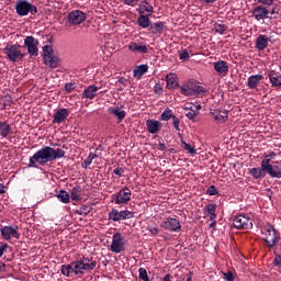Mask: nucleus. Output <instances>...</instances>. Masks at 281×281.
Instances as JSON below:
<instances>
[{
	"instance_id": "obj_47",
	"label": "nucleus",
	"mask_w": 281,
	"mask_h": 281,
	"mask_svg": "<svg viewBox=\"0 0 281 281\" xmlns=\"http://www.w3.org/2000/svg\"><path fill=\"white\" fill-rule=\"evenodd\" d=\"M206 194H209V196H216V194H218V190L216 189V186L209 187L206 190Z\"/></svg>"
},
{
	"instance_id": "obj_2",
	"label": "nucleus",
	"mask_w": 281,
	"mask_h": 281,
	"mask_svg": "<svg viewBox=\"0 0 281 281\" xmlns=\"http://www.w3.org/2000/svg\"><path fill=\"white\" fill-rule=\"evenodd\" d=\"M95 260L89 257L79 258L76 261L70 262L69 265L61 266V273L69 278V276H82L85 271H93L95 267Z\"/></svg>"
},
{
	"instance_id": "obj_24",
	"label": "nucleus",
	"mask_w": 281,
	"mask_h": 281,
	"mask_svg": "<svg viewBox=\"0 0 281 281\" xmlns=\"http://www.w3.org/2000/svg\"><path fill=\"white\" fill-rule=\"evenodd\" d=\"M269 46V37L267 35H259L256 40V47L259 52H265Z\"/></svg>"
},
{
	"instance_id": "obj_19",
	"label": "nucleus",
	"mask_w": 281,
	"mask_h": 281,
	"mask_svg": "<svg viewBox=\"0 0 281 281\" xmlns=\"http://www.w3.org/2000/svg\"><path fill=\"white\" fill-rule=\"evenodd\" d=\"M137 12L143 15L147 13V16H153L155 9H153V5L147 0H144L138 4Z\"/></svg>"
},
{
	"instance_id": "obj_33",
	"label": "nucleus",
	"mask_w": 281,
	"mask_h": 281,
	"mask_svg": "<svg viewBox=\"0 0 281 281\" xmlns=\"http://www.w3.org/2000/svg\"><path fill=\"white\" fill-rule=\"evenodd\" d=\"M204 212H207L210 221H216V203H211L204 206Z\"/></svg>"
},
{
	"instance_id": "obj_30",
	"label": "nucleus",
	"mask_w": 281,
	"mask_h": 281,
	"mask_svg": "<svg viewBox=\"0 0 281 281\" xmlns=\"http://www.w3.org/2000/svg\"><path fill=\"white\" fill-rule=\"evenodd\" d=\"M150 15H143L140 14L137 19V25L142 27L143 30H146L153 25V22L150 21Z\"/></svg>"
},
{
	"instance_id": "obj_61",
	"label": "nucleus",
	"mask_w": 281,
	"mask_h": 281,
	"mask_svg": "<svg viewBox=\"0 0 281 281\" xmlns=\"http://www.w3.org/2000/svg\"><path fill=\"white\" fill-rule=\"evenodd\" d=\"M157 149H158V150H166V144L159 143V144L157 145Z\"/></svg>"
},
{
	"instance_id": "obj_10",
	"label": "nucleus",
	"mask_w": 281,
	"mask_h": 281,
	"mask_svg": "<svg viewBox=\"0 0 281 281\" xmlns=\"http://www.w3.org/2000/svg\"><path fill=\"white\" fill-rule=\"evenodd\" d=\"M38 45L40 42L34 36H26L24 38V46L26 47L30 56H38Z\"/></svg>"
},
{
	"instance_id": "obj_28",
	"label": "nucleus",
	"mask_w": 281,
	"mask_h": 281,
	"mask_svg": "<svg viewBox=\"0 0 281 281\" xmlns=\"http://www.w3.org/2000/svg\"><path fill=\"white\" fill-rule=\"evenodd\" d=\"M130 52H134L136 54H148V47L146 45H139L135 42H132L128 45Z\"/></svg>"
},
{
	"instance_id": "obj_23",
	"label": "nucleus",
	"mask_w": 281,
	"mask_h": 281,
	"mask_svg": "<svg viewBox=\"0 0 281 281\" xmlns=\"http://www.w3.org/2000/svg\"><path fill=\"white\" fill-rule=\"evenodd\" d=\"M212 115L215 122H220V124H225V121L229 120V112L227 110H224V111L215 110L214 112H212Z\"/></svg>"
},
{
	"instance_id": "obj_39",
	"label": "nucleus",
	"mask_w": 281,
	"mask_h": 281,
	"mask_svg": "<svg viewBox=\"0 0 281 281\" xmlns=\"http://www.w3.org/2000/svg\"><path fill=\"white\" fill-rule=\"evenodd\" d=\"M268 19L270 21H273V19H279L280 18V7L278 4H274L273 8L269 11Z\"/></svg>"
},
{
	"instance_id": "obj_64",
	"label": "nucleus",
	"mask_w": 281,
	"mask_h": 281,
	"mask_svg": "<svg viewBox=\"0 0 281 281\" xmlns=\"http://www.w3.org/2000/svg\"><path fill=\"white\" fill-rule=\"evenodd\" d=\"M150 234H154L156 236V234H159V228L157 227L150 228Z\"/></svg>"
},
{
	"instance_id": "obj_51",
	"label": "nucleus",
	"mask_w": 281,
	"mask_h": 281,
	"mask_svg": "<svg viewBox=\"0 0 281 281\" xmlns=\"http://www.w3.org/2000/svg\"><path fill=\"white\" fill-rule=\"evenodd\" d=\"M113 173L116 175L117 177H122V175H124V168L117 167L113 170Z\"/></svg>"
},
{
	"instance_id": "obj_34",
	"label": "nucleus",
	"mask_w": 281,
	"mask_h": 281,
	"mask_svg": "<svg viewBox=\"0 0 281 281\" xmlns=\"http://www.w3.org/2000/svg\"><path fill=\"white\" fill-rule=\"evenodd\" d=\"M267 171L261 167L250 169V175L254 179H263L266 177Z\"/></svg>"
},
{
	"instance_id": "obj_35",
	"label": "nucleus",
	"mask_w": 281,
	"mask_h": 281,
	"mask_svg": "<svg viewBox=\"0 0 281 281\" xmlns=\"http://www.w3.org/2000/svg\"><path fill=\"white\" fill-rule=\"evenodd\" d=\"M70 199L71 201H80V199H82V188H80V186L71 189Z\"/></svg>"
},
{
	"instance_id": "obj_7",
	"label": "nucleus",
	"mask_w": 281,
	"mask_h": 281,
	"mask_svg": "<svg viewBox=\"0 0 281 281\" xmlns=\"http://www.w3.org/2000/svg\"><path fill=\"white\" fill-rule=\"evenodd\" d=\"M135 217V213L133 211H119L117 209H112L108 214L109 221H113V223H120V221H128Z\"/></svg>"
},
{
	"instance_id": "obj_9",
	"label": "nucleus",
	"mask_w": 281,
	"mask_h": 281,
	"mask_svg": "<svg viewBox=\"0 0 281 281\" xmlns=\"http://www.w3.org/2000/svg\"><path fill=\"white\" fill-rule=\"evenodd\" d=\"M265 231H266L265 240L268 247H276V245H278V240H280V236H278V231H276V228L271 224H268L265 227Z\"/></svg>"
},
{
	"instance_id": "obj_46",
	"label": "nucleus",
	"mask_w": 281,
	"mask_h": 281,
	"mask_svg": "<svg viewBox=\"0 0 281 281\" xmlns=\"http://www.w3.org/2000/svg\"><path fill=\"white\" fill-rule=\"evenodd\" d=\"M180 124H181V120H179V117L173 116L172 119V126L175 127L176 131L181 132V127H180Z\"/></svg>"
},
{
	"instance_id": "obj_20",
	"label": "nucleus",
	"mask_w": 281,
	"mask_h": 281,
	"mask_svg": "<svg viewBox=\"0 0 281 281\" xmlns=\"http://www.w3.org/2000/svg\"><path fill=\"white\" fill-rule=\"evenodd\" d=\"M214 69L221 76H227L229 72V65L225 60H218L214 63Z\"/></svg>"
},
{
	"instance_id": "obj_5",
	"label": "nucleus",
	"mask_w": 281,
	"mask_h": 281,
	"mask_svg": "<svg viewBox=\"0 0 281 281\" xmlns=\"http://www.w3.org/2000/svg\"><path fill=\"white\" fill-rule=\"evenodd\" d=\"M15 12L19 16H27V14H38V8L27 0H18L15 3Z\"/></svg>"
},
{
	"instance_id": "obj_45",
	"label": "nucleus",
	"mask_w": 281,
	"mask_h": 281,
	"mask_svg": "<svg viewBox=\"0 0 281 281\" xmlns=\"http://www.w3.org/2000/svg\"><path fill=\"white\" fill-rule=\"evenodd\" d=\"M196 115H199L198 114V112H196V110L194 111L193 109H192V106L189 109V111L186 113V117H188V120H195L196 119Z\"/></svg>"
},
{
	"instance_id": "obj_1",
	"label": "nucleus",
	"mask_w": 281,
	"mask_h": 281,
	"mask_svg": "<svg viewBox=\"0 0 281 281\" xmlns=\"http://www.w3.org/2000/svg\"><path fill=\"white\" fill-rule=\"evenodd\" d=\"M63 157H65V149L43 146L30 158L29 168H38V166H45L49 161H56V159H63Z\"/></svg>"
},
{
	"instance_id": "obj_31",
	"label": "nucleus",
	"mask_w": 281,
	"mask_h": 281,
	"mask_svg": "<svg viewBox=\"0 0 281 281\" xmlns=\"http://www.w3.org/2000/svg\"><path fill=\"white\" fill-rule=\"evenodd\" d=\"M147 72H148V65L136 66L134 69V78L142 80V77L144 76V74H147Z\"/></svg>"
},
{
	"instance_id": "obj_54",
	"label": "nucleus",
	"mask_w": 281,
	"mask_h": 281,
	"mask_svg": "<svg viewBox=\"0 0 281 281\" xmlns=\"http://www.w3.org/2000/svg\"><path fill=\"white\" fill-rule=\"evenodd\" d=\"M122 3H124V5H131L133 8V5H135V3H137V0H121Z\"/></svg>"
},
{
	"instance_id": "obj_57",
	"label": "nucleus",
	"mask_w": 281,
	"mask_h": 281,
	"mask_svg": "<svg viewBox=\"0 0 281 281\" xmlns=\"http://www.w3.org/2000/svg\"><path fill=\"white\" fill-rule=\"evenodd\" d=\"M120 85H123L124 87H128V79L124 77L119 78Z\"/></svg>"
},
{
	"instance_id": "obj_43",
	"label": "nucleus",
	"mask_w": 281,
	"mask_h": 281,
	"mask_svg": "<svg viewBox=\"0 0 281 281\" xmlns=\"http://www.w3.org/2000/svg\"><path fill=\"white\" fill-rule=\"evenodd\" d=\"M181 144H182V148L184 150H188V153H190V155H194L196 153V149L191 146L190 144L186 143V140L181 139Z\"/></svg>"
},
{
	"instance_id": "obj_8",
	"label": "nucleus",
	"mask_w": 281,
	"mask_h": 281,
	"mask_svg": "<svg viewBox=\"0 0 281 281\" xmlns=\"http://www.w3.org/2000/svg\"><path fill=\"white\" fill-rule=\"evenodd\" d=\"M132 194L131 189L125 187L117 193L113 194L112 199L114 200L115 205H126V203L131 201Z\"/></svg>"
},
{
	"instance_id": "obj_27",
	"label": "nucleus",
	"mask_w": 281,
	"mask_h": 281,
	"mask_svg": "<svg viewBox=\"0 0 281 281\" xmlns=\"http://www.w3.org/2000/svg\"><path fill=\"white\" fill-rule=\"evenodd\" d=\"M167 89H177L179 87V78L175 74L166 76Z\"/></svg>"
},
{
	"instance_id": "obj_44",
	"label": "nucleus",
	"mask_w": 281,
	"mask_h": 281,
	"mask_svg": "<svg viewBox=\"0 0 281 281\" xmlns=\"http://www.w3.org/2000/svg\"><path fill=\"white\" fill-rule=\"evenodd\" d=\"M138 274H139L140 280L150 281V279L148 278V272L146 271L145 268H139L138 269Z\"/></svg>"
},
{
	"instance_id": "obj_17",
	"label": "nucleus",
	"mask_w": 281,
	"mask_h": 281,
	"mask_svg": "<svg viewBox=\"0 0 281 281\" xmlns=\"http://www.w3.org/2000/svg\"><path fill=\"white\" fill-rule=\"evenodd\" d=\"M67 117H69V110L65 108L59 109L54 114L53 124H63Z\"/></svg>"
},
{
	"instance_id": "obj_21",
	"label": "nucleus",
	"mask_w": 281,
	"mask_h": 281,
	"mask_svg": "<svg viewBox=\"0 0 281 281\" xmlns=\"http://www.w3.org/2000/svg\"><path fill=\"white\" fill-rule=\"evenodd\" d=\"M146 126L148 133H150L151 135H155V133H159V131H161V123L156 120H147Z\"/></svg>"
},
{
	"instance_id": "obj_25",
	"label": "nucleus",
	"mask_w": 281,
	"mask_h": 281,
	"mask_svg": "<svg viewBox=\"0 0 281 281\" xmlns=\"http://www.w3.org/2000/svg\"><path fill=\"white\" fill-rule=\"evenodd\" d=\"M188 89H190V91H191V93H193V95H201V94L207 92V90L203 86H201L196 82L188 83Z\"/></svg>"
},
{
	"instance_id": "obj_12",
	"label": "nucleus",
	"mask_w": 281,
	"mask_h": 281,
	"mask_svg": "<svg viewBox=\"0 0 281 281\" xmlns=\"http://www.w3.org/2000/svg\"><path fill=\"white\" fill-rule=\"evenodd\" d=\"M67 19L70 25H80L87 21V14L80 10H74L68 14Z\"/></svg>"
},
{
	"instance_id": "obj_58",
	"label": "nucleus",
	"mask_w": 281,
	"mask_h": 281,
	"mask_svg": "<svg viewBox=\"0 0 281 281\" xmlns=\"http://www.w3.org/2000/svg\"><path fill=\"white\" fill-rule=\"evenodd\" d=\"M181 91H182V93H184L186 95H190V93H192L191 90H190V88H188V86H183V87L181 88Z\"/></svg>"
},
{
	"instance_id": "obj_41",
	"label": "nucleus",
	"mask_w": 281,
	"mask_h": 281,
	"mask_svg": "<svg viewBox=\"0 0 281 281\" xmlns=\"http://www.w3.org/2000/svg\"><path fill=\"white\" fill-rule=\"evenodd\" d=\"M214 30L217 34H225V32L227 30V25L223 22H216L214 24Z\"/></svg>"
},
{
	"instance_id": "obj_16",
	"label": "nucleus",
	"mask_w": 281,
	"mask_h": 281,
	"mask_svg": "<svg viewBox=\"0 0 281 281\" xmlns=\"http://www.w3.org/2000/svg\"><path fill=\"white\" fill-rule=\"evenodd\" d=\"M100 89L101 87L95 85L89 86L81 94L82 100H93L98 95V91H100Z\"/></svg>"
},
{
	"instance_id": "obj_40",
	"label": "nucleus",
	"mask_w": 281,
	"mask_h": 281,
	"mask_svg": "<svg viewBox=\"0 0 281 281\" xmlns=\"http://www.w3.org/2000/svg\"><path fill=\"white\" fill-rule=\"evenodd\" d=\"M57 199L60 201V203H69V193L65 190H60L57 194Z\"/></svg>"
},
{
	"instance_id": "obj_37",
	"label": "nucleus",
	"mask_w": 281,
	"mask_h": 281,
	"mask_svg": "<svg viewBox=\"0 0 281 281\" xmlns=\"http://www.w3.org/2000/svg\"><path fill=\"white\" fill-rule=\"evenodd\" d=\"M0 104L2 109H10L12 106V97L10 94H5L0 99Z\"/></svg>"
},
{
	"instance_id": "obj_3",
	"label": "nucleus",
	"mask_w": 281,
	"mask_h": 281,
	"mask_svg": "<svg viewBox=\"0 0 281 281\" xmlns=\"http://www.w3.org/2000/svg\"><path fill=\"white\" fill-rule=\"evenodd\" d=\"M3 53L10 63H21L25 58V54L21 52V45L19 44H8Z\"/></svg>"
},
{
	"instance_id": "obj_48",
	"label": "nucleus",
	"mask_w": 281,
	"mask_h": 281,
	"mask_svg": "<svg viewBox=\"0 0 281 281\" xmlns=\"http://www.w3.org/2000/svg\"><path fill=\"white\" fill-rule=\"evenodd\" d=\"M180 60H190V53L188 49H183L179 53Z\"/></svg>"
},
{
	"instance_id": "obj_4",
	"label": "nucleus",
	"mask_w": 281,
	"mask_h": 281,
	"mask_svg": "<svg viewBox=\"0 0 281 281\" xmlns=\"http://www.w3.org/2000/svg\"><path fill=\"white\" fill-rule=\"evenodd\" d=\"M43 60L44 65L50 69H57V67H60V58L54 55V48L49 45H45L43 47Z\"/></svg>"
},
{
	"instance_id": "obj_63",
	"label": "nucleus",
	"mask_w": 281,
	"mask_h": 281,
	"mask_svg": "<svg viewBox=\"0 0 281 281\" xmlns=\"http://www.w3.org/2000/svg\"><path fill=\"white\" fill-rule=\"evenodd\" d=\"M271 159H276V157H278V154H276V151H270L269 154H267Z\"/></svg>"
},
{
	"instance_id": "obj_13",
	"label": "nucleus",
	"mask_w": 281,
	"mask_h": 281,
	"mask_svg": "<svg viewBox=\"0 0 281 281\" xmlns=\"http://www.w3.org/2000/svg\"><path fill=\"white\" fill-rule=\"evenodd\" d=\"M160 227H162V229H167L168 232H181V223L179 220L173 217H167L164 222H161Z\"/></svg>"
},
{
	"instance_id": "obj_36",
	"label": "nucleus",
	"mask_w": 281,
	"mask_h": 281,
	"mask_svg": "<svg viewBox=\"0 0 281 281\" xmlns=\"http://www.w3.org/2000/svg\"><path fill=\"white\" fill-rule=\"evenodd\" d=\"M12 132V128L10 127V124L5 122H0V136L1 137H8L10 133Z\"/></svg>"
},
{
	"instance_id": "obj_38",
	"label": "nucleus",
	"mask_w": 281,
	"mask_h": 281,
	"mask_svg": "<svg viewBox=\"0 0 281 281\" xmlns=\"http://www.w3.org/2000/svg\"><path fill=\"white\" fill-rule=\"evenodd\" d=\"M175 116L176 115L172 110L170 108H166L160 115V120H162V122H168V120H172Z\"/></svg>"
},
{
	"instance_id": "obj_42",
	"label": "nucleus",
	"mask_w": 281,
	"mask_h": 281,
	"mask_svg": "<svg viewBox=\"0 0 281 281\" xmlns=\"http://www.w3.org/2000/svg\"><path fill=\"white\" fill-rule=\"evenodd\" d=\"M95 157H98V155L90 154L88 156V158L81 164V167L85 169L89 168V166H91V164L93 162V159H95Z\"/></svg>"
},
{
	"instance_id": "obj_50",
	"label": "nucleus",
	"mask_w": 281,
	"mask_h": 281,
	"mask_svg": "<svg viewBox=\"0 0 281 281\" xmlns=\"http://www.w3.org/2000/svg\"><path fill=\"white\" fill-rule=\"evenodd\" d=\"M65 89L68 93H71V91H74V89H76V86H74L72 82H68L65 85Z\"/></svg>"
},
{
	"instance_id": "obj_29",
	"label": "nucleus",
	"mask_w": 281,
	"mask_h": 281,
	"mask_svg": "<svg viewBox=\"0 0 281 281\" xmlns=\"http://www.w3.org/2000/svg\"><path fill=\"white\" fill-rule=\"evenodd\" d=\"M268 78L272 87H281V75L276 72V70H270L268 72Z\"/></svg>"
},
{
	"instance_id": "obj_11",
	"label": "nucleus",
	"mask_w": 281,
	"mask_h": 281,
	"mask_svg": "<svg viewBox=\"0 0 281 281\" xmlns=\"http://www.w3.org/2000/svg\"><path fill=\"white\" fill-rule=\"evenodd\" d=\"M233 225L236 227V229H251V227H254L251 218L246 215H238L235 217Z\"/></svg>"
},
{
	"instance_id": "obj_62",
	"label": "nucleus",
	"mask_w": 281,
	"mask_h": 281,
	"mask_svg": "<svg viewBox=\"0 0 281 281\" xmlns=\"http://www.w3.org/2000/svg\"><path fill=\"white\" fill-rule=\"evenodd\" d=\"M162 281H172V277L170 276V273H167L164 278Z\"/></svg>"
},
{
	"instance_id": "obj_56",
	"label": "nucleus",
	"mask_w": 281,
	"mask_h": 281,
	"mask_svg": "<svg viewBox=\"0 0 281 281\" xmlns=\"http://www.w3.org/2000/svg\"><path fill=\"white\" fill-rule=\"evenodd\" d=\"M110 250L114 254H122V251H124V247H111Z\"/></svg>"
},
{
	"instance_id": "obj_32",
	"label": "nucleus",
	"mask_w": 281,
	"mask_h": 281,
	"mask_svg": "<svg viewBox=\"0 0 281 281\" xmlns=\"http://www.w3.org/2000/svg\"><path fill=\"white\" fill-rule=\"evenodd\" d=\"M166 27V23L165 22H155L154 24L150 25V31L151 34H162L164 30Z\"/></svg>"
},
{
	"instance_id": "obj_49",
	"label": "nucleus",
	"mask_w": 281,
	"mask_h": 281,
	"mask_svg": "<svg viewBox=\"0 0 281 281\" xmlns=\"http://www.w3.org/2000/svg\"><path fill=\"white\" fill-rule=\"evenodd\" d=\"M223 276H224L226 281H234L235 280L234 273L232 271L224 272Z\"/></svg>"
},
{
	"instance_id": "obj_59",
	"label": "nucleus",
	"mask_w": 281,
	"mask_h": 281,
	"mask_svg": "<svg viewBox=\"0 0 281 281\" xmlns=\"http://www.w3.org/2000/svg\"><path fill=\"white\" fill-rule=\"evenodd\" d=\"M91 211H87V212H85V211H82V209H80V210H77V214H79V216H88V214L90 213Z\"/></svg>"
},
{
	"instance_id": "obj_22",
	"label": "nucleus",
	"mask_w": 281,
	"mask_h": 281,
	"mask_svg": "<svg viewBox=\"0 0 281 281\" xmlns=\"http://www.w3.org/2000/svg\"><path fill=\"white\" fill-rule=\"evenodd\" d=\"M261 80H265V77L262 75H251L250 77H248L247 81L248 89H258Z\"/></svg>"
},
{
	"instance_id": "obj_18",
	"label": "nucleus",
	"mask_w": 281,
	"mask_h": 281,
	"mask_svg": "<svg viewBox=\"0 0 281 281\" xmlns=\"http://www.w3.org/2000/svg\"><path fill=\"white\" fill-rule=\"evenodd\" d=\"M108 113L110 115H114V117L117 119V124H120V122H122L124 120V117H126V111H124L120 106H110L108 109Z\"/></svg>"
},
{
	"instance_id": "obj_53",
	"label": "nucleus",
	"mask_w": 281,
	"mask_h": 281,
	"mask_svg": "<svg viewBox=\"0 0 281 281\" xmlns=\"http://www.w3.org/2000/svg\"><path fill=\"white\" fill-rule=\"evenodd\" d=\"M273 266H274V267H281V256H280V255H277V256L274 257Z\"/></svg>"
},
{
	"instance_id": "obj_26",
	"label": "nucleus",
	"mask_w": 281,
	"mask_h": 281,
	"mask_svg": "<svg viewBox=\"0 0 281 281\" xmlns=\"http://www.w3.org/2000/svg\"><path fill=\"white\" fill-rule=\"evenodd\" d=\"M126 238L122 236L121 233H116L113 235L112 245L110 247H125Z\"/></svg>"
},
{
	"instance_id": "obj_52",
	"label": "nucleus",
	"mask_w": 281,
	"mask_h": 281,
	"mask_svg": "<svg viewBox=\"0 0 281 281\" xmlns=\"http://www.w3.org/2000/svg\"><path fill=\"white\" fill-rule=\"evenodd\" d=\"M276 0H257L258 3H261V5H273V2Z\"/></svg>"
},
{
	"instance_id": "obj_14",
	"label": "nucleus",
	"mask_w": 281,
	"mask_h": 281,
	"mask_svg": "<svg viewBox=\"0 0 281 281\" xmlns=\"http://www.w3.org/2000/svg\"><path fill=\"white\" fill-rule=\"evenodd\" d=\"M19 226H3L0 227V234L4 240H10V238H19Z\"/></svg>"
},
{
	"instance_id": "obj_60",
	"label": "nucleus",
	"mask_w": 281,
	"mask_h": 281,
	"mask_svg": "<svg viewBox=\"0 0 281 281\" xmlns=\"http://www.w3.org/2000/svg\"><path fill=\"white\" fill-rule=\"evenodd\" d=\"M191 109L194 110L195 113H198V115H199V110L203 109V106L201 104H195V105H192Z\"/></svg>"
},
{
	"instance_id": "obj_15",
	"label": "nucleus",
	"mask_w": 281,
	"mask_h": 281,
	"mask_svg": "<svg viewBox=\"0 0 281 281\" xmlns=\"http://www.w3.org/2000/svg\"><path fill=\"white\" fill-rule=\"evenodd\" d=\"M252 16H255L256 21H265V19H269V9L257 5L252 9Z\"/></svg>"
},
{
	"instance_id": "obj_55",
	"label": "nucleus",
	"mask_w": 281,
	"mask_h": 281,
	"mask_svg": "<svg viewBox=\"0 0 281 281\" xmlns=\"http://www.w3.org/2000/svg\"><path fill=\"white\" fill-rule=\"evenodd\" d=\"M164 88H161V85L156 83L154 87V93H162Z\"/></svg>"
},
{
	"instance_id": "obj_6",
	"label": "nucleus",
	"mask_w": 281,
	"mask_h": 281,
	"mask_svg": "<svg viewBox=\"0 0 281 281\" xmlns=\"http://www.w3.org/2000/svg\"><path fill=\"white\" fill-rule=\"evenodd\" d=\"M261 168L272 179H281L280 166L271 165V158L267 154H263V159L261 160Z\"/></svg>"
}]
</instances>
